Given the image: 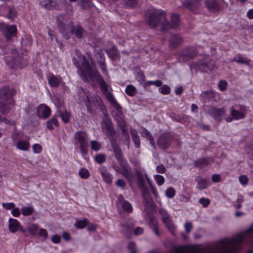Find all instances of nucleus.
Instances as JSON below:
<instances>
[{"mask_svg":"<svg viewBox=\"0 0 253 253\" xmlns=\"http://www.w3.org/2000/svg\"><path fill=\"white\" fill-rule=\"evenodd\" d=\"M121 207L123 211L125 212L130 213L132 211V206L131 204L127 201L124 202V203H122L121 205Z\"/></svg>","mask_w":253,"mask_h":253,"instance_id":"obj_34","label":"nucleus"},{"mask_svg":"<svg viewBox=\"0 0 253 253\" xmlns=\"http://www.w3.org/2000/svg\"><path fill=\"white\" fill-rule=\"evenodd\" d=\"M213 162L211 158H201L194 162V165L196 167H199L200 168H204L208 166L211 162Z\"/></svg>","mask_w":253,"mask_h":253,"instance_id":"obj_18","label":"nucleus"},{"mask_svg":"<svg viewBox=\"0 0 253 253\" xmlns=\"http://www.w3.org/2000/svg\"><path fill=\"white\" fill-rule=\"evenodd\" d=\"M199 202L205 208L207 207L210 205L211 202L209 199L205 198L204 197L201 198Z\"/></svg>","mask_w":253,"mask_h":253,"instance_id":"obj_52","label":"nucleus"},{"mask_svg":"<svg viewBox=\"0 0 253 253\" xmlns=\"http://www.w3.org/2000/svg\"><path fill=\"white\" fill-rule=\"evenodd\" d=\"M85 58L86 60L87 59L84 56H82V60H80V61L82 63V66H80L79 63H78L77 59L75 57L73 58V61L74 64V65L76 66L77 68H78L79 70V74L80 77L82 78V79L85 82H89V79L87 77V74L86 73V70L84 68V66L83 65L84 63V60Z\"/></svg>","mask_w":253,"mask_h":253,"instance_id":"obj_11","label":"nucleus"},{"mask_svg":"<svg viewBox=\"0 0 253 253\" xmlns=\"http://www.w3.org/2000/svg\"><path fill=\"white\" fill-rule=\"evenodd\" d=\"M234 108H238V106L236 105L235 106H233L231 108L230 115L232 116V118L235 120H239L243 119L245 116V114L242 112H240L238 110H236Z\"/></svg>","mask_w":253,"mask_h":253,"instance_id":"obj_23","label":"nucleus"},{"mask_svg":"<svg viewBox=\"0 0 253 253\" xmlns=\"http://www.w3.org/2000/svg\"><path fill=\"white\" fill-rule=\"evenodd\" d=\"M126 92L129 96H133L136 93V88L132 85H128L126 87Z\"/></svg>","mask_w":253,"mask_h":253,"instance_id":"obj_41","label":"nucleus"},{"mask_svg":"<svg viewBox=\"0 0 253 253\" xmlns=\"http://www.w3.org/2000/svg\"><path fill=\"white\" fill-rule=\"evenodd\" d=\"M58 123L56 119L53 118L47 122V127L49 129L52 130L54 129V126H58Z\"/></svg>","mask_w":253,"mask_h":253,"instance_id":"obj_38","label":"nucleus"},{"mask_svg":"<svg viewBox=\"0 0 253 253\" xmlns=\"http://www.w3.org/2000/svg\"><path fill=\"white\" fill-rule=\"evenodd\" d=\"M97 61V63L99 62L100 61L102 62L105 61V57L103 52L102 50H99L95 55Z\"/></svg>","mask_w":253,"mask_h":253,"instance_id":"obj_48","label":"nucleus"},{"mask_svg":"<svg viewBox=\"0 0 253 253\" xmlns=\"http://www.w3.org/2000/svg\"><path fill=\"white\" fill-rule=\"evenodd\" d=\"M100 171L105 182L108 184H111L112 182V176L108 171L104 167H102L100 169Z\"/></svg>","mask_w":253,"mask_h":253,"instance_id":"obj_21","label":"nucleus"},{"mask_svg":"<svg viewBox=\"0 0 253 253\" xmlns=\"http://www.w3.org/2000/svg\"><path fill=\"white\" fill-rule=\"evenodd\" d=\"M156 170L158 173H163L166 172V168L164 165L160 164L157 167Z\"/></svg>","mask_w":253,"mask_h":253,"instance_id":"obj_62","label":"nucleus"},{"mask_svg":"<svg viewBox=\"0 0 253 253\" xmlns=\"http://www.w3.org/2000/svg\"><path fill=\"white\" fill-rule=\"evenodd\" d=\"M37 112L38 116L44 119L48 118L51 113L50 109L44 105L40 106L37 109Z\"/></svg>","mask_w":253,"mask_h":253,"instance_id":"obj_16","label":"nucleus"},{"mask_svg":"<svg viewBox=\"0 0 253 253\" xmlns=\"http://www.w3.org/2000/svg\"><path fill=\"white\" fill-rule=\"evenodd\" d=\"M40 236L43 237L44 240H46L48 236V234L46 230L42 228L40 230L39 232Z\"/></svg>","mask_w":253,"mask_h":253,"instance_id":"obj_59","label":"nucleus"},{"mask_svg":"<svg viewBox=\"0 0 253 253\" xmlns=\"http://www.w3.org/2000/svg\"><path fill=\"white\" fill-rule=\"evenodd\" d=\"M183 5L190 11H194L201 5L200 0H185Z\"/></svg>","mask_w":253,"mask_h":253,"instance_id":"obj_14","label":"nucleus"},{"mask_svg":"<svg viewBox=\"0 0 253 253\" xmlns=\"http://www.w3.org/2000/svg\"><path fill=\"white\" fill-rule=\"evenodd\" d=\"M198 180V186L197 188L200 190H203L206 189L208 186V184L207 181L206 179L199 177V179Z\"/></svg>","mask_w":253,"mask_h":253,"instance_id":"obj_35","label":"nucleus"},{"mask_svg":"<svg viewBox=\"0 0 253 253\" xmlns=\"http://www.w3.org/2000/svg\"><path fill=\"white\" fill-rule=\"evenodd\" d=\"M99 67L101 68L103 73L105 74H107V70L106 66V64L105 61L102 62L100 61L98 63Z\"/></svg>","mask_w":253,"mask_h":253,"instance_id":"obj_58","label":"nucleus"},{"mask_svg":"<svg viewBox=\"0 0 253 253\" xmlns=\"http://www.w3.org/2000/svg\"><path fill=\"white\" fill-rule=\"evenodd\" d=\"M40 4L47 10L56 8L58 6L56 2L53 0H43L40 2Z\"/></svg>","mask_w":253,"mask_h":253,"instance_id":"obj_22","label":"nucleus"},{"mask_svg":"<svg viewBox=\"0 0 253 253\" xmlns=\"http://www.w3.org/2000/svg\"><path fill=\"white\" fill-rule=\"evenodd\" d=\"M33 149L34 151L36 153H39L42 151V147L38 144H35L33 146Z\"/></svg>","mask_w":253,"mask_h":253,"instance_id":"obj_64","label":"nucleus"},{"mask_svg":"<svg viewBox=\"0 0 253 253\" xmlns=\"http://www.w3.org/2000/svg\"><path fill=\"white\" fill-rule=\"evenodd\" d=\"M17 29L15 25L6 26L5 31V36L7 40H10L13 37H15Z\"/></svg>","mask_w":253,"mask_h":253,"instance_id":"obj_20","label":"nucleus"},{"mask_svg":"<svg viewBox=\"0 0 253 253\" xmlns=\"http://www.w3.org/2000/svg\"><path fill=\"white\" fill-rule=\"evenodd\" d=\"M143 196L145 203H146L148 205H150L152 202V200L150 196L149 193L146 190L144 191L143 193Z\"/></svg>","mask_w":253,"mask_h":253,"instance_id":"obj_46","label":"nucleus"},{"mask_svg":"<svg viewBox=\"0 0 253 253\" xmlns=\"http://www.w3.org/2000/svg\"><path fill=\"white\" fill-rule=\"evenodd\" d=\"M233 61H235L237 63L245 65H249L250 62L249 59L246 57H244L241 55H238L235 56L233 59Z\"/></svg>","mask_w":253,"mask_h":253,"instance_id":"obj_30","label":"nucleus"},{"mask_svg":"<svg viewBox=\"0 0 253 253\" xmlns=\"http://www.w3.org/2000/svg\"><path fill=\"white\" fill-rule=\"evenodd\" d=\"M203 94L204 97L207 99H211L215 96L214 92L211 90L204 91Z\"/></svg>","mask_w":253,"mask_h":253,"instance_id":"obj_49","label":"nucleus"},{"mask_svg":"<svg viewBox=\"0 0 253 253\" xmlns=\"http://www.w3.org/2000/svg\"><path fill=\"white\" fill-rule=\"evenodd\" d=\"M84 59V69L86 71L87 77L89 80H96L102 92L107 100L118 111H121L122 110L121 106L118 104L112 93L109 91L108 85L96 69L95 63L90 59V65L88 61L86 60L85 58Z\"/></svg>","mask_w":253,"mask_h":253,"instance_id":"obj_2","label":"nucleus"},{"mask_svg":"<svg viewBox=\"0 0 253 253\" xmlns=\"http://www.w3.org/2000/svg\"><path fill=\"white\" fill-rule=\"evenodd\" d=\"M101 125L102 131L110 140L111 145L116 158L119 162H122L123 160V152L119 145L117 143L116 140L113 138L116 132L111 120L106 116L103 119Z\"/></svg>","mask_w":253,"mask_h":253,"instance_id":"obj_4","label":"nucleus"},{"mask_svg":"<svg viewBox=\"0 0 253 253\" xmlns=\"http://www.w3.org/2000/svg\"><path fill=\"white\" fill-rule=\"evenodd\" d=\"M15 94V89L8 86H2L0 88V100L6 101L10 99H13V97Z\"/></svg>","mask_w":253,"mask_h":253,"instance_id":"obj_9","label":"nucleus"},{"mask_svg":"<svg viewBox=\"0 0 253 253\" xmlns=\"http://www.w3.org/2000/svg\"><path fill=\"white\" fill-rule=\"evenodd\" d=\"M208 114L215 121L219 122L222 120V116L225 115V110L224 108H216L211 107L209 109Z\"/></svg>","mask_w":253,"mask_h":253,"instance_id":"obj_12","label":"nucleus"},{"mask_svg":"<svg viewBox=\"0 0 253 253\" xmlns=\"http://www.w3.org/2000/svg\"><path fill=\"white\" fill-rule=\"evenodd\" d=\"M2 207L7 210H10L13 209V208L15 207V204L13 203H2Z\"/></svg>","mask_w":253,"mask_h":253,"instance_id":"obj_55","label":"nucleus"},{"mask_svg":"<svg viewBox=\"0 0 253 253\" xmlns=\"http://www.w3.org/2000/svg\"><path fill=\"white\" fill-rule=\"evenodd\" d=\"M88 220L87 219L79 220L75 224V226L78 229L84 228L87 224Z\"/></svg>","mask_w":253,"mask_h":253,"instance_id":"obj_42","label":"nucleus"},{"mask_svg":"<svg viewBox=\"0 0 253 253\" xmlns=\"http://www.w3.org/2000/svg\"><path fill=\"white\" fill-rule=\"evenodd\" d=\"M146 24L151 29H159L162 32H166L170 29L171 25L168 22L166 13L160 9L149 11L146 16Z\"/></svg>","mask_w":253,"mask_h":253,"instance_id":"obj_3","label":"nucleus"},{"mask_svg":"<svg viewBox=\"0 0 253 253\" xmlns=\"http://www.w3.org/2000/svg\"><path fill=\"white\" fill-rule=\"evenodd\" d=\"M240 182L243 185H247L249 181V179L247 175H241L239 176Z\"/></svg>","mask_w":253,"mask_h":253,"instance_id":"obj_54","label":"nucleus"},{"mask_svg":"<svg viewBox=\"0 0 253 253\" xmlns=\"http://www.w3.org/2000/svg\"><path fill=\"white\" fill-rule=\"evenodd\" d=\"M124 161V160H123ZM123 161L120 162L121 164L123 163ZM122 168L120 169H115V170L119 173H120L124 175V176L126 178L129 179L130 177V174L129 172V170L128 169V168L127 166L125 165H123V164H121Z\"/></svg>","mask_w":253,"mask_h":253,"instance_id":"obj_27","label":"nucleus"},{"mask_svg":"<svg viewBox=\"0 0 253 253\" xmlns=\"http://www.w3.org/2000/svg\"><path fill=\"white\" fill-rule=\"evenodd\" d=\"M150 226L153 229L156 235L158 236L160 235V233L158 231V224L156 219H152L150 223Z\"/></svg>","mask_w":253,"mask_h":253,"instance_id":"obj_37","label":"nucleus"},{"mask_svg":"<svg viewBox=\"0 0 253 253\" xmlns=\"http://www.w3.org/2000/svg\"><path fill=\"white\" fill-rule=\"evenodd\" d=\"M158 212L166 226L172 234H174L175 226L166 210L163 208H160L159 209Z\"/></svg>","mask_w":253,"mask_h":253,"instance_id":"obj_7","label":"nucleus"},{"mask_svg":"<svg viewBox=\"0 0 253 253\" xmlns=\"http://www.w3.org/2000/svg\"><path fill=\"white\" fill-rule=\"evenodd\" d=\"M79 174L80 176L82 178H87L89 176L88 170L84 168L80 170Z\"/></svg>","mask_w":253,"mask_h":253,"instance_id":"obj_50","label":"nucleus"},{"mask_svg":"<svg viewBox=\"0 0 253 253\" xmlns=\"http://www.w3.org/2000/svg\"><path fill=\"white\" fill-rule=\"evenodd\" d=\"M11 213L12 215L14 217H19L20 215V211L19 208L14 207V208H13Z\"/></svg>","mask_w":253,"mask_h":253,"instance_id":"obj_60","label":"nucleus"},{"mask_svg":"<svg viewBox=\"0 0 253 253\" xmlns=\"http://www.w3.org/2000/svg\"><path fill=\"white\" fill-rule=\"evenodd\" d=\"M106 51L112 60H114L119 56V52L116 46H112L111 48L107 49Z\"/></svg>","mask_w":253,"mask_h":253,"instance_id":"obj_26","label":"nucleus"},{"mask_svg":"<svg viewBox=\"0 0 253 253\" xmlns=\"http://www.w3.org/2000/svg\"><path fill=\"white\" fill-rule=\"evenodd\" d=\"M70 33L74 35L78 39L82 38V34L84 32V30L80 25L70 26Z\"/></svg>","mask_w":253,"mask_h":253,"instance_id":"obj_17","label":"nucleus"},{"mask_svg":"<svg viewBox=\"0 0 253 253\" xmlns=\"http://www.w3.org/2000/svg\"><path fill=\"white\" fill-rule=\"evenodd\" d=\"M139 0H125L126 5L130 8L137 7L139 5Z\"/></svg>","mask_w":253,"mask_h":253,"instance_id":"obj_39","label":"nucleus"},{"mask_svg":"<svg viewBox=\"0 0 253 253\" xmlns=\"http://www.w3.org/2000/svg\"><path fill=\"white\" fill-rule=\"evenodd\" d=\"M106 155L104 154H98L95 157V161L99 164H101L106 161Z\"/></svg>","mask_w":253,"mask_h":253,"instance_id":"obj_40","label":"nucleus"},{"mask_svg":"<svg viewBox=\"0 0 253 253\" xmlns=\"http://www.w3.org/2000/svg\"><path fill=\"white\" fill-rule=\"evenodd\" d=\"M155 179L157 181V183L159 185H162L165 182L164 177L161 175H156L155 176Z\"/></svg>","mask_w":253,"mask_h":253,"instance_id":"obj_56","label":"nucleus"},{"mask_svg":"<svg viewBox=\"0 0 253 253\" xmlns=\"http://www.w3.org/2000/svg\"><path fill=\"white\" fill-rule=\"evenodd\" d=\"M135 244L134 242H130L128 245V248L131 250L130 253H136Z\"/></svg>","mask_w":253,"mask_h":253,"instance_id":"obj_61","label":"nucleus"},{"mask_svg":"<svg viewBox=\"0 0 253 253\" xmlns=\"http://www.w3.org/2000/svg\"><path fill=\"white\" fill-rule=\"evenodd\" d=\"M161 92L163 94H168L170 92V88L167 85H164L160 88Z\"/></svg>","mask_w":253,"mask_h":253,"instance_id":"obj_57","label":"nucleus"},{"mask_svg":"<svg viewBox=\"0 0 253 253\" xmlns=\"http://www.w3.org/2000/svg\"><path fill=\"white\" fill-rule=\"evenodd\" d=\"M86 138L87 135L85 132L78 131L75 133V138L80 142V145L87 144Z\"/></svg>","mask_w":253,"mask_h":253,"instance_id":"obj_25","label":"nucleus"},{"mask_svg":"<svg viewBox=\"0 0 253 253\" xmlns=\"http://www.w3.org/2000/svg\"><path fill=\"white\" fill-rule=\"evenodd\" d=\"M15 104L14 99H10L6 101L0 100V112L3 115L8 114Z\"/></svg>","mask_w":253,"mask_h":253,"instance_id":"obj_13","label":"nucleus"},{"mask_svg":"<svg viewBox=\"0 0 253 253\" xmlns=\"http://www.w3.org/2000/svg\"><path fill=\"white\" fill-rule=\"evenodd\" d=\"M16 16V10L15 8L14 7H9L7 17L11 20H13Z\"/></svg>","mask_w":253,"mask_h":253,"instance_id":"obj_45","label":"nucleus"},{"mask_svg":"<svg viewBox=\"0 0 253 253\" xmlns=\"http://www.w3.org/2000/svg\"><path fill=\"white\" fill-rule=\"evenodd\" d=\"M227 83L225 81H220L218 83V87L219 89L222 91H225L226 89Z\"/></svg>","mask_w":253,"mask_h":253,"instance_id":"obj_53","label":"nucleus"},{"mask_svg":"<svg viewBox=\"0 0 253 253\" xmlns=\"http://www.w3.org/2000/svg\"><path fill=\"white\" fill-rule=\"evenodd\" d=\"M26 229L31 235L35 236L37 233L39 227L36 224H30L26 226Z\"/></svg>","mask_w":253,"mask_h":253,"instance_id":"obj_31","label":"nucleus"},{"mask_svg":"<svg viewBox=\"0 0 253 253\" xmlns=\"http://www.w3.org/2000/svg\"><path fill=\"white\" fill-rule=\"evenodd\" d=\"M90 145L91 149L95 151H98L101 148L100 143L95 140L91 141Z\"/></svg>","mask_w":253,"mask_h":253,"instance_id":"obj_44","label":"nucleus"},{"mask_svg":"<svg viewBox=\"0 0 253 253\" xmlns=\"http://www.w3.org/2000/svg\"><path fill=\"white\" fill-rule=\"evenodd\" d=\"M175 194L174 189L172 187H169L166 191V195L169 198H173Z\"/></svg>","mask_w":253,"mask_h":253,"instance_id":"obj_51","label":"nucleus"},{"mask_svg":"<svg viewBox=\"0 0 253 253\" xmlns=\"http://www.w3.org/2000/svg\"><path fill=\"white\" fill-rule=\"evenodd\" d=\"M205 4L208 9L211 11H217L220 10V6L216 0H206Z\"/></svg>","mask_w":253,"mask_h":253,"instance_id":"obj_19","label":"nucleus"},{"mask_svg":"<svg viewBox=\"0 0 253 253\" xmlns=\"http://www.w3.org/2000/svg\"><path fill=\"white\" fill-rule=\"evenodd\" d=\"M58 27L60 33L66 39H68L70 38V35L66 30L65 26L63 23L61 22L59 23L58 25Z\"/></svg>","mask_w":253,"mask_h":253,"instance_id":"obj_33","label":"nucleus"},{"mask_svg":"<svg viewBox=\"0 0 253 253\" xmlns=\"http://www.w3.org/2000/svg\"><path fill=\"white\" fill-rule=\"evenodd\" d=\"M16 147L23 151H28L30 148V143L26 140H20L17 142Z\"/></svg>","mask_w":253,"mask_h":253,"instance_id":"obj_28","label":"nucleus"},{"mask_svg":"<svg viewBox=\"0 0 253 253\" xmlns=\"http://www.w3.org/2000/svg\"><path fill=\"white\" fill-rule=\"evenodd\" d=\"M49 84L52 87H57L60 84V80L56 76H52L48 78Z\"/></svg>","mask_w":253,"mask_h":253,"instance_id":"obj_32","label":"nucleus"},{"mask_svg":"<svg viewBox=\"0 0 253 253\" xmlns=\"http://www.w3.org/2000/svg\"><path fill=\"white\" fill-rule=\"evenodd\" d=\"M190 66L191 68H193L195 70L207 72L208 71H211L214 69L215 63L213 60L206 59L203 61L200 60L196 62L192 63L190 65Z\"/></svg>","mask_w":253,"mask_h":253,"instance_id":"obj_5","label":"nucleus"},{"mask_svg":"<svg viewBox=\"0 0 253 253\" xmlns=\"http://www.w3.org/2000/svg\"><path fill=\"white\" fill-rule=\"evenodd\" d=\"M138 177L137 182L138 187L141 189H144L145 188L144 180L143 178L142 175L140 174H138Z\"/></svg>","mask_w":253,"mask_h":253,"instance_id":"obj_47","label":"nucleus"},{"mask_svg":"<svg viewBox=\"0 0 253 253\" xmlns=\"http://www.w3.org/2000/svg\"><path fill=\"white\" fill-rule=\"evenodd\" d=\"M179 21V16L177 14H173L171 17V28H175L177 27Z\"/></svg>","mask_w":253,"mask_h":253,"instance_id":"obj_36","label":"nucleus"},{"mask_svg":"<svg viewBox=\"0 0 253 253\" xmlns=\"http://www.w3.org/2000/svg\"><path fill=\"white\" fill-rule=\"evenodd\" d=\"M172 139V136L170 133L164 132L158 137L157 144L160 149L166 150L170 146Z\"/></svg>","mask_w":253,"mask_h":253,"instance_id":"obj_6","label":"nucleus"},{"mask_svg":"<svg viewBox=\"0 0 253 253\" xmlns=\"http://www.w3.org/2000/svg\"><path fill=\"white\" fill-rule=\"evenodd\" d=\"M8 229L11 233H14L20 230L25 236H27L26 230L24 229L20 222L16 219L10 218L8 220Z\"/></svg>","mask_w":253,"mask_h":253,"instance_id":"obj_10","label":"nucleus"},{"mask_svg":"<svg viewBox=\"0 0 253 253\" xmlns=\"http://www.w3.org/2000/svg\"><path fill=\"white\" fill-rule=\"evenodd\" d=\"M197 53V50L194 47H187L183 49L179 54V60L186 62L194 58Z\"/></svg>","mask_w":253,"mask_h":253,"instance_id":"obj_8","label":"nucleus"},{"mask_svg":"<svg viewBox=\"0 0 253 253\" xmlns=\"http://www.w3.org/2000/svg\"><path fill=\"white\" fill-rule=\"evenodd\" d=\"M21 210L22 214L25 216L31 215L35 211L34 208L32 206H23Z\"/></svg>","mask_w":253,"mask_h":253,"instance_id":"obj_29","label":"nucleus"},{"mask_svg":"<svg viewBox=\"0 0 253 253\" xmlns=\"http://www.w3.org/2000/svg\"><path fill=\"white\" fill-rule=\"evenodd\" d=\"M70 113L67 111H65L64 112L61 113L60 114V116L62 119V120L65 123H67L69 121V119L70 116Z\"/></svg>","mask_w":253,"mask_h":253,"instance_id":"obj_43","label":"nucleus"},{"mask_svg":"<svg viewBox=\"0 0 253 253\" xmlns=\"http://www.w3.org/2000/svg\"><path fill=\"white\" fill-rule=\"evenodd\" d=\"M116 185L118 187L124 188L126 186V183L124 180L122 179H119L117 181Z\"/></svg>","mask_w":253,"mask_h":253,"instance_id":"obj_63","label":"nucleus"},{"mask_svg":"<svg viewBox=\"0 0 253 253\" xmlns=\"http://www.w3.org/2000/svg\"><path fill=\"white\" fill-rule=\"evenodd\" d=\"M142 132H141V135L146 138L147 139L149 140L151 145L154 148L156 149V146L155 145V141L153 136L151 134L150 131H149L147 129L145 128H143L142 129Z\"/></svg>","mask_w":253,"mask_h":253,"instance_id":"obj_24","label":"nucleus"},{"mask_svg":"<svg viewBox=\"0 0 253 253\" xmlns=\"http://www.w3.org/2000/svg\"><path fill=\"white\" fill-rule=\"evenodd\" d=\"M253 233V224L244 233L237 235L233 239H224L211 250L204 253H238L244 240Z\"/></svg>","mask_w":253,"mask_h":253,"instance_id":"obj_1","label":"nucleus"},{"mask_svg":"<svg viewBox=\"0 0 253 253\" xmlns=\"http://www.w3.org/2000/svg\"><path fill=\"white\" fill-rule=\"evenodd\" d=\"M183 42V39L179 35H172L169 39V46L174 48Z\"/></svg>","mask_w":253,"mask_h":253,"instance_id":"obj_15","label":"nucleus"}]
</instances>
